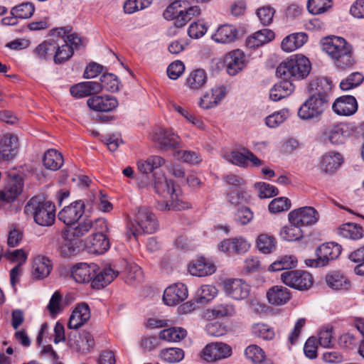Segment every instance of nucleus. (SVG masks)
<instances>
[{
  "instance_id": "1",
  "label": "nucleus",
  "mask_w": 364,
  "mask_h": 364,
  "mask_svg": "<svg viewBox=\"0 0 364 364\" xmlns=\"http://www.w3.org/2000/svg\"><path fill=\"white\" fill-rule=\"evenodd\" d=\"M154 186L159 198L157 199V208L161 211L183 210L191 207V204L185 200L179 188L174 183L167 180L164 176L154 174Z\"/></svg>"
},
{
  "instance_id": "2",
  "label": "nucleus",
  "mask_w": 364,
  "mask_h": 364,
  "mask_svg": "<svg viewBox=\"0 0 364 364\" xmlns=\"http://www.w3.org/2000/svg\"><path fill=\"white\" fill-rule=\"evenodd\" d=\"M72 277L78 283L91 282V287L101 289L110 284L117 276L118 272L110 267L104 268L99 272L96 264L79 263L70 269Z\"/></svg>"
},
{
  "instance_id": "3",
  "label": "nucleus",
  "mask_w": 364,
  "mask_h": 364,
  "mask_svg": "<svg viewBox=\"0 0 364 364\" xmlns=\"http://www.w3.org/2000/svg\"><path fill=\"white\" fill-rule=\"evenodd\" d=\"M321 46L323 50L331 58L336 67L346 69L354 65L352 46L343 38L326 36L322 38Z\"/></svg>"
},
{
  "instance_id": "4",
  "label": "nucleus",
  "mask_w": 364,
  "mask_h": 364,
  "mask_svg": "<svg viewBox=\"0 0 364 364\" xmlns=\"http://www.w3.org/2000/svg\"><path fill=\"white\" fill-rule=\"evenodd\" d=\"M23 211L26 215H32L38 225L50 227L55 223V205L46 198L40 196L32 197L26 203Z\"/></svg>"
},
{
  "instance_id": "5",
  "label": "nucleus",
  "mask_w": 364,
  "mask_h": 364,
  "mask_svg": "<svg viewBox=\"0 0 364 364\" xmlns=\"http://www.w3.org/2000/svg\"><path fill=\"white\" fill-rule=\"evenodd\" d=\"M309 60L301 54H296L282 62L277 68V74L283 80H301L310 73Z\"/></svg>"
},
{
  "instance_id": "6",
  "label": "nucleus",
  "mask_w": 364,
  "mask_h": 364,
  "mask_svg": "<svg viewBox=\"0 0 364 364\" xmlns=\"http://www.w3.org/2000/svg\"><path fill=\"white\" fill-rule=\"evenodd\" d=\"M95 231H99L94 232L86 241L85 246L88 249L89 252L93 254H103L105 252L109 247V242L105 232L107 231V223L104 219H97L95 221Z\"/></svg>"
},
{
  "instance_id": "7",
  "label": "nucleus",
  "mask_w": 364,
  "mask_h": 364,
  "mask_svg": "<svg viewBox=\"0 0 364 364\" xmlns=\"http://www.w3.org/2000/svg\"><path fill=\"white\" fill-rule=\"evenodd\" d=\"M134 222L132 225L134 229L132 235L136 237L142 233L151 234L158 227L155 215L145 208H139L134 215Z\"/></svg>"
},
{
  "instance_id": "8",
  "label": "nucleus",
  "mask_w": 364,
  "mask_h": 364,
  "mask_svg": "<svg viewBox=\"0 0 364 364\" xmlns=\"http://www.w3.org/2000/svg\"><path fill=\"white\" fill-rule=\"evenodd\" d=\"M288 222L301 228L311 227L319 220L318 212L311 206H304L291 210L287 215Z\"/></svg>"
},
{
  "instance_id": "9",
  "label": "nucleus",
  "mask_w": 364,
  "mask_h": 364,
  "mask_svg": "<svg viewBox=\"0 0 364 364\" xmlns=\"http://www.w3.org/2000/svg\"><path fill=\"white\" fill-rule=\"evenodd\" d=\"M281 280L286 285L299 290H307L314 283L312 275L301 270L285 272L281 274Z\"/></svg>"
},
{
  "instance_id": "10",
  "label": "nucleus",
  "mask_w": 364,
  "mask_h": 364,
  "mask_svg": "<svg viewBox=\"0 0 364 364\" xmlns=\"http://www.w3.org/2000/svg\"><path fill=\"white\" fill-rule=\"evenodd\" d=\"M232 353V348L228 344L223 342H212L203 348L200 356L207 362H216L229 358Z\"/></svg>"
},
{
  "instance_id": "11",
  "label": "nucleus",
  "mask_w": 364,
  "mask_h": 364,
  "mask_svg": "<svg viewBox=\"0 0 364 364\" xmlns=\"http://www.w3.org/2000/svg\"><path fill=\"white\" fill-rule=\"evenodd\" d=\"M326 100L313 95L299 108L298 114L304 119L317 117L324 111Z\"/></svg>"
},
{
  "instance_id": "12",
  "label": "nucleus",
  "mask_w": 364,
  "mask_h": 364,
  "mask_svg": "<svg viewBox=\"0 0 364 364\" xmlns=\"http://www.w3.org/2000/svg\"><path fill=\"white\" fill-rule=\"evenodd\" d=\"M19 148L18 136L6 132L0 136V161L11 160L17 154Z\"/></svg>"
},
{
  "instance_id": "13",
  "label": "nucleus",
  "mask_w": 364,
  "mask_h": 364,
  "mask_svg": "<svg viewBox=\"0 0 364 364\" xmlns=\"http://www.w3.org/2000/svg\"><path fill=\"white\" fill-rule=\"evenodd\" d=\"M227 89L224 85H216L203 93L198 100V106L203 109H210L218 106L225 97Z\"/></svg>"
},
{
  "instance_id": "14",
  "label": "nucleus",
  "mask_w": 364,
  "mask_h": 364,
  "mask_svg": "<svg viewBox=\"0 0 364 364\" xmlns=\"http://www.w3.org/2000/svg\"><path fill=\"white\" fill-rule=\"evenodd\" d=\"M23 181L18 176H9L6 183L0 190V194L4 198L5 203L9 204L16 200L22 193Z\"/></svg>"
},
{
  "instance_id": "15",
  "label": "nucleus",
  "mask_w": 364,
  "mask_h": 364,
  "mask_svg": "<svg viewBox=\"0 0 364 364\" xmlns=\"http://www.w3.org/2000/svg\"><path fill=\"white\" fill-rule=\"evenodd\" d=\"M85 212V204L78 200L63 208L58 213V218L68 227L75 224L82 216Z\"/></svg>"
},
{
  "instance_id": "16",
  "label": "nucleus",
  "mask_w": 364,
  "mask_h": 364,
  "mask_svg": "<svg viewBox=\"0 0 364 364\" xmlns=\"http://www.w3.org/2000/svg\"><path fill=\"white\" fill-rule=\"evenodd\" d=\"M87 107L95 112H108L115 109L118 106L116 97L105 95H95L87 100Z\"/></svg>"
},
{
  "instance_id": "17",
  "label": "nucleus",
  "mask_w": 364,
  "mask_h": 364,
  "mask_svg": "<svg viewBox=\"0 0 364 364\" xmlns=\"http://www.w3.org/2000/svg\"><path fill=\"white\" fill-rule=\"evenodd\" d=\"M224 63L230 75H235L246 65L245 55L240 49H235L224 56Z\"/></svg>"
},
{
  "instance_id": "18",
  "label": "nucleus",
  "mask_w": 364,
  "mask_h": 364,
  "mask_svg": "<svg viewBox=\"0 0 364 364\" xmlns=\"http://www.w3.org/2000/svg\"><path fill=\"white\" fill-rule=\"evenodd\" d=\"M250 247V243L246 239L239 237L223 240L219 245V249L228 255H242L247 252Z\"/></svg>"
},
{
  "instance_id": "19",
  "label": "nucleus",
  "mask_w": 364,
  "mask_h": 364,
  "mask_svg": "<svg viewBox=\"0 0 364 364\" xmlns=\"http://www.w3.org/2000/svg\"><path fill=\"white\" fill-rule=\"evenodd\" d=\"M53 262L43 255L35 257L31 264V275L36 280L47 278L53 270Z\"/></svg>"
},
{
  "instance_id": "20",
  "label": "nucleus",
  "mask_w": 364,
  "mask_h": 364,
  "mask_svg": "<svg viewBox=\"0 0 364 364\" xmlns=\"http://www.w3.org/2000/svg\"><path fill=\"white\" fill-rule=\"evenodd\" d=\"M333 112L340 116H351L358 109V102L351 95H343L338 97L332 105Z\"/></svg>"
},
{
  "instance_id": "21",
  "label": "nucleus",
  "mask_w": 364,
  "mask_h": 364,
  "mask_svg": "<svg viewBox=\"0 0 364 364\" xmlns=\"http://www.w3.org/2000/svg\"><path fill=\"white\" fill-rule=\"evenodd\" d=\"M70 92L76 98L90 97L102 92V87L100 82L85 81L73 85Z\"/></svg>"
},
{
  "instance_id": "22",
  "label": "nucleus",
  "mask_w": 364,
  "mask_h": 364,
  "mask_svg": "<svg viewBox=\"0 0 364 364\" xmlns=\"http://www.w3.org/2000/svg\"><path fill=\"white\" fill-rule=\"evenodd\" d=\"M353 134L352 127L347 123H338L331 127L327 132L329 141L334 144H341Z\"/></svg>"
},
{
  "instance_id": "23",
  "label": "nucleus",
  "mask_w": 364,
  "mask_h": 364,
  "mask_svg": "<svg viewBox=\"0 0 364 364\" xmlns=\"http://www.w3.org/2000/svg\"><path fill=\"white\" fill-rule=\"evenodd\" d=\"M188 270L191 275L206 277L215 273L216 267L212 261L205 257H199L189 263Z\"/></svg>"
},
{
  "instance_id": "24",
  "label": "nucleus",
  "mask_w": 364,
  "mask_h": 364,
  "mask_svg": "<svg viewBox=\"0 0 364 364\" xmlns=\"http://www.w3.org/2000/svg\"><path fill=\"white\" fill-rule=\"evenodd\" d=\"M150 138L161 147L175 146L178 144L179 137L171 130L159 128L153 131Z\"/></svg>"
},
{
  "instance_id": "25",
  "label": "nucleus",
  "mask_w": 364,
  "mask_h": 364,
  "mask_svg": "<svg viewBox=\"0 0 364 364\" xmlns=\"http://www.w3.org/2000/svg\"><path fill=\"white\" fill-rule=\"evenodd\" d=\"M90 318L89 306L86 303H81L76 306L73 310L68 323L70 329H77L85 323Z\"/></svg>"
},
{
  "instance_id": "26",
  "label": "nucleus",
  "mask_w": 364,
  "mask_h": 364,
  "mask_svg": "<svg viewBox=\"0 0 364 364\" xmlns=\"http://www.w3.org/2000/svg\"><path fill=\"white\" fill-rule=\"evenodd\" d=\"M274 38L275 34L273 31L264 28L249 36L246 38L245 44L251 49H256L272 42Z\"/></svg>"
},
{
  "instance_id": "27",
  "label": "nucleus",
  "mask_w": 364,
  "mask_h": 364,
  "mask_svg": "<svg viewBox=\"0 0 364 364\" xmlns=\"http://www.w3.org/2000/svg\"><path fill=\"white\" fill-rule=\"evenodd\" d=\"M343 157L338 152H328L323 154L319 163L320 170L327 174L335 173L341 166Z\"/></svg>"
},
{
  "instance_id": "28",
  "label": "nucleus",
  "mask_w": 364,
  "mask_h": 364,
  "mask_svg": "<svg viewBox=\"0 0 364 364\" xmlns=\"http://www.w3.org/2000/svg\"><path fill=\"white\" fill-rule=\"evenodd\" d=\"M230 160L235 165L240 166H247L250 163L253 166H260L263 164L262 161L257 158L251 151L244 149L242 151H233L230 155Z\"/></svg>"
},
{
  "instance_id": "29",
  "label": "nucleus",
  "mask_w": 364,
  "mask_h": 364,
  "mask_svg": "<svg viewBox=\"0 0 364 364\" xmlns=\"http://www.w3.org/2000/svg\"><path fill=\"white\" fill-rule=\"evenodd\" d=\"M308 41L304 32L294 33L287 36L281 42V48L285 53L293 52L302 47Z\"/></svg>"
},
{
  "instance_id": "30",
  "label": "nucleus",
  "mask_w": 364,
  "mask_h": 364,
  "mask_svg": "<svg viewBox=\"0 0 364 364\" xmlns=\"http://www.w3.org/2000/svg\"><path fill=\"white\" fill-rule=\"evenodd\" d=\"M222 286L228 294L242 296L250 293V285L241 279H226L223 281Z\"/></svg>"
},
{
  "instance_id": "31",
  "label": "nucleus",
  "mask_w": 364,
  "mask_h": 364,
  "mask_svg": "<svg viewBox=\"0 0 364 364\" xmlns=\"http://www.w3.org/2000/svg\"><path fill=\"white\" fill-rule=\"evenodd\" d=\"M62 153L55 149L46 150L42 157V164L45 168L50 171L59 170L63 165Z\"/></svg>"
},
{
  "instance_id": "32",
  "label": "nucleus",
  "mask_w": 364,
  "mask_h": 364,
  "mask_svg": "<svg viewBox=\"0 0 364 364\" xmlns=\"http://www.w3.org/2000/svg\"><path fill=\"white\" fill-rule=\"evenodd\" d=\"M238 31L233 25L223 24L220 26L212 36L215 42L220 43H230L236 40Z\"/></svg>"
},
{
  "instance_id": "33",
  "label": "nucleus",
  "mask_w": 364,
  "mask_h": 364,
  "mask_svg": "<svg viewBox=\"0 0 364 364\" xmlns=\"http://www.w3.org/2000/svg\"><path fill=\"white\" fill-rule=\"evenodd\" d=\"M66 232L63 230L61 235L63 242L58 247V252L63 257L68 258L75 255L79 251L80 241L75 240L70 235H65Z\"/></svg>"
},
{
  "instance_id": "34",
  "label": "nucleus",
  "mask_w": 364,
  "mask_h": 364,
  "mask_svg": "<svg viewBox=\"0 0 364 364\" xmlns=\"http://www.w3.org/2000/svg\"><path fill=\"white\" fill-rule=\"evenodd\" d=\"M342 251L341 246L335 242H326L322 244L316 251L317 256L324 262L326 264L330 260L335 259L339 257Z\"/></svg>"
},
{
  "instance_id": "35",
  "label": "nucleus",
  "mask_w": 364,
  "mask_h": 364,
  "mask_svg": "<svg viewBox=\"0 0 364 364\" xmlns=\"http://www.w3.org/2000/svg\"><path fill=\"white\" fill-rule=\"evenodd\" d=\"M208 75L203 69H196L191 71L185 80V85L191 90H199L206 84Z\"/></svg>"
},
{
  "instance_id": "36",
  "label": "nucleus",
  "mask_w": 364,
  "mask_h": 364,
  "mask_svg": "<svg viewBox=\"0 0 364 364\" xmlns=\"http://www.w3.org/2000/svg\"><path fill=\"white\" fill-rule=\"evenodd\" d=\"M79 339L72 342L69 341L70 346L75 348L81 353H87L95 346V340L91 333L87 330H82L78 336Z\"/></svg>"
},
{
  "instance_id": "37",
  "label": "nucleus",
  "mask_w": 364,
  "mask_h": 364,
  "mask_svg": "<svg viewBox=\"0 0 364 364\" xmlns=\"http://www.w3.org/2000/svg\"><path fill=\"white\" fill-rule=\"evenodd\" d=\"M94 228V222L91 219H84L75 227H67L63 230L65 235H70L75 240L85 236Z\"/></svg>"
},
{
  "instance_id": "38",
  "label": "nucleus",
  "mask_w": 364,
  "mask_h": 364,
  "mask_svg": "<svg viewBox=\"0 0 364 364\" xmlns=\"http://www.w3.org/2000/svg\"><path fill=\"white\" fill-rule=\"evenodd\" d=\"M256 247L262 254L269 255L276 249V238L268 233H260L256 238Z\"/></svg>"
},
{
  "instance_id": "39",
  "label": "nucleus",
  "mask_w": 364,
  "mask_h": 364,
  "mask_svg": "<svg viewBox=\"0 0 364 364\" xmlns=\"http://www.w3.org/2000/svg\"><path fill=\"white\" fill-rule=\"evenodd\" d=\"M57 43L53 40L44 41L33 50L35 57L41 60H48L53 57Z\"/></svg>"
},
{
  "instance_id": "40",
  "label": "nucleus",
  "mask_w": 364,
  "mask_h": 364,
  "mask_svg": "<svg viewBox=\"0 0 364 364\" xmlns=\"http://www.w3.org/2000/svg\"><path fill=\"white\" fill-rule=\"evenodd\" d=\"M326 282L330 288L335 290H348L351 287L350 280L339 272L327 274Z\"/></svg>"
},
{
  "instance_id": "41",
  "label": "nucleus",
  "mask_w": 364,
  "mask_h": 364,
  "mask_svg": "<svg viewBox=\"0 0 364 364\" xmlns=\"http://www.w3.org/2000/svg\"><path fill=\"white\" fill-rule=\"evenodd\" d=\"M338 232L342 237L351 240H360L364 235L363 228L352 223L343 224L338 228Z\"/></svg>"
},
{
  "instance_id": "42",
  "label": "nucleus",
  "mask_w": 364,
  "mask_h": 364,
  "mask_svg": "<svg viewBox=\"0 0 364 364\" xmlns=\"http://www.w3.org/2000/svg\"><path fill=\"white\" fill-rule=\"evenodd\" d=\"M165 159L160 156H151L137 164L138 169L142 173H150L165 164Z\"/></svg>"
},
{
  "instance_id": "43",
  "label": "nucleus",
  "mask_w": 364,
  "mask_h": 364,
  "mask_svg": "<svg viewBox=\"0 0 364 364\" xmlns=\"http://www.w3.org/2000/svg\"><path fill=\"white\" fill-rule=\"evenodd\" d=\"M294 90V86L289 80L275 85L270 90V98L274 101H279L289 95Z\"/></svg>"
},
{
  "instance_id": "44",
  "label": "nucleus",
  "mask_w": 364,
  "mask_h": 364,
  "mask_svg": "<svg viewBox=\"0 0 364 364\" xmlns=\"http://www.w3.org/2000/svg\"><path fill=\"white\" fill-rule=\"evenodd\" d=\"M280 237L289 242L299 240L304 236L302 228L299 225L289 223L283 226L279 232Z\"/></svg>"
},
{
  "instance_id": "45",
  "label": "nucleus",
  "mask_w": 364,
  "mask_h": 364,
  "mask_svg": "<svg viewBox=\"0 0 364 364\" xmlns=\"http://www.w3.org/2000/svg\"><path fill=\"white\" fill-rule=\"evenodd\" d=\"M73 300L70 297H50L47 309L50 316L55 318L68 306Z\"/></svg>"
},
{
  "instance_id": "46",
  "label": "nucleus",
  "mask_w": 364,
  "mask_h": 364,
  "mask_svg": "<svg viewBox=\"0 0 364 364\" xmlns=\"http://www.w3.org/2000/svg\"><path fill=\"white\" fill-rule=\"evenodd\" d=\"M234 313L232 305L220 304L212 309H206L203 312V317L208 320L218 318L223 316H231Z\"/></svg>"
},
{
  "instance_id": "47",
  "label": "nucleus",
  "mask_w": 364,
  "mask_h": 364,
  "mask_svg": "<svg viewBox=\"0 0 364 364\" xmlns=\"http://www.w3.org/2000/svg\"><path fill=\"white\" fill-rule=\"evenodd\" d=\"M187 335L186 329L181 327H171L161 331L159 338L168 342H178Z\"/></svg>"
},
{
  "instance_id": "48",
  "label": "nucleus",
  "mask_w": 364,
  "mask_h": 364,
  "mask_svg": "<svg viewBox=\"0 0 364 364\" xmlns=\"http://www.w3.org/2000/svg\"><path fill=\"white\" fill-rule=\"evenodd\" d=\"M311 90L315 91V94L316 96L323 97L325 100L326 95L331 91L332 90V82L330 80L327 78H318L314 80L311 85Z\"/></svg>"
},
{
  "instance_id": "49",
  "label": "nucleus",
  "mask_w": 364,
  "mask_h": 364,
  "mask_svg": "<svg viewBox=\"0 0 364 364\" xmlns=\"http://www.w3.org/2000/svg\"><path fill=\"white\" fill-rule=\"evenodd\" d=\"M333 5V0H308L307 9L313 15L326 12Z\"/></svg>"
},
{
  "instance_id": "50",
  "label": "nucleus",
  "mask_w": 364,
  "mask_h": 364,
  "mask_svg": "<svg viewBox=\"0 0 364 364\" xmlns=\"http://www.w3.org/2000/svg\"><path fill=\"white\" fill-rule=\"evenodd\" d=\"M100 84L103 90L114 92L119 90L120 82L116 75L111 73H106L101 76Z\"/></svg>"
},
{
  "instance_id": "51",
  "label": "nucleus",
  "mask_w": 364,
  "mask_h": 364,
  "mask_svg": "<svg viewBox=\"0 0 364 364\" xmlns=\"http://www.w3.org/2000/svg\"><path fill=\"white\" fill-rule=\"evenodd\" d=\"M74 53L73 48L65 43L62 46L57 44V48L55 50L53 60L55 63H61L70 59Z\"/></svg>"
},
{
  "instance_id": "52",
  "label": "nucleus",
  "mask_w": 364,
  "mask_h": 364,
  "mask_svg": "<svg viewBox=\"0 0 364 364\" xmlns=\"http://www.w3.org/2000/svg\"><path fill=\"white\" fill-rule=\"evenodd\" d=\"M210 300L211 299H207L206 297H196L180 305L178 310L182 314H188L196 309L208 304Z\"/></svg>"
},
{
  "instance_id": "53",
  "label": "nucleus",
  "mask_w": 364,
  "mask_h": 364,
  "mask_svg": "<svg viewBox=\"0 0 364 364\" xmlns=\"http://www.w3.org/2000/svg\"><path fill=\"white\" fill-rule=\"evenodd\" d=\"M364 77L360 73H353L340 83V87L343 91H348L359 86L363 81Z\"/></svg>"
},
{
  "instance_id": "54",
  "label": "nucleus",
  "mask_w": 364,
  "mask_h": 364,
  "mask_svg": "<svg viewBox=\"0 0 364 364\" xmlns=\"http://www.w3.org/2000/svg\"><path fill=\"white\" fill-rule=\"evenodd\" d=\"M34 10V6L31 3H22L14 7L11 13L16 18H28L33 14Z\"/></svg>"
},
{
  "instance_id": "55",
  "label": "nucleus",
  "mask_w": 364,
  "mask_h": 364,
  "mask_svg": "<svg viewBox=\"0 0 364 364\" xmlns=\"http://www.w3.org/2000/svg\"><path fill=\"white\" fill-rule=\"evenodd\" d=\"M160 355L162 359L168 363H177L184 357V352L181 348H169L161 351Z\"/></svg>"
},
{
  "instance_id": "56",
  "label": "nucleus",
  "mask_w": 364,
  "mask_h": 364,
  "mask_svg": "<svg viewBox=\"0 0 364 364\" xmlns=\"http://www.w3.org/2000/svg\"><path fill=\"white\" fill-rule=\"evenodd\" d=\"M291 205V201L286 197H279L273 199L269 204L271 213H278L288 210Z\"/></svg>"
},
{
  "instance_id": "57",
  "label": "nucleus",
  "mask_w": 364,
  "mask_h": 364,
  "mask_svg": "<svg viewBox=\"0 0 364 364\" xmlns=\"http://www.w3.org/2000/svg\"><path fill=\"white\" fill-rule=\"evenodd\" d=\"M4 256L10 262L17 263L20 267L25 264L28 259V253L23 249L8 251Z\"/></svg>"
},
{
  "instance_id": "58",
  "label": "nucleus",
  "mask_w": 364,
  "mask_h": 364,
  "mask_svg": "<svg viewBox=\"0 0 364 364\" xmlns=\"http://www.w3.org/2000/svg\"><path fill=\"white\" fill-rule=\"evenodd\" d=\"M245 356L253 363H259L265 358L264 350L257 345H250L245 350Z\"/></svg>"
},
{
  "instance_id": "59",
  "label": "nucleus",
  "mask_w": 364,
  "mask_h": 364,
  "mask_svg": "<svg viewBox=\"0 0 364 364\" xmlns=\"http://www.w3.org/2000/svg\"><path fill=\"white\" fill-rule=\"evenodd\" d=\"M207 31V25L202 21H197L190 24L188 33L191 38L198 39L203 37Z\"/></svg>"
},
{
  "instance_id": "60",
  "label": "nucleus",
  "mask_w": 364,
  "mask_h": 364,
  "mask_svg": "<svg viewBox=\"0 0 364 364\" xmlns=\"http://www.w3.org/2000/svg\"><path fill=\"white\" fill-rule=\"evenodd\" d=\"M181 7L180 1H176L171 3L164 11V16L167 20L176 19L175 24L178 27V23L181 22L180 13L181 10L179 9Z\"/></svg>"
},
{
  "instance_id": "61",
  "label": "nucleus",
  "mask_w": 364,
  "mask_h": 364,
  "mask_svg": "<svg viewBox=\"0 0 364 364\" xmlns=\"http://www.w3.org/2000/svg\"><path fill=\"white\" fill-rule=\"evenodd\" d=\"M152 0H127L124 4V10L127 14H133L148 7Z\"/></svg>"
},
{
  "instance_id": "62",
  "label": "nucleus",
  "mask_w": 364,
  "mask_h": 364,
  "mask_svg": "<svg viewBox=\"0 0 364 364\" xmlns=\"http://www.w3.org/2000/svg\"><path fill=\"white\" fill-rule=\"evenodd\" d=\"M176 156L183 162L196 165L201 161L200 156L198 153L193 151L180 150L176 153Z\"/></svg>"
},
{
  "instance_id": "63",
  "label": "nucleus",
  "mask_w": 364,
  "mask_h": 364,
  "mask_svg": "<svg viewBox=\"0 0 364 364\" xmlns=\"http://www.w3.org/2000/svg\"><path fill=\"white\" fill-rule=\"evenodd\" d=\"M253 333L264 340H271L274 336V330L264 323H256L252 326Z\"/></svg>"
},
{
  "instance_id": "64",
  "label": "nucleus",
  "mask_w": 364,
  "mask_h": 364,
  "mask_svg": "<svg viewBox=\"0 0 364 364\" xmlns=\"http://www.w3.org/2000/svg\"><path fill=\"white\" fill-rule=\"evenodd\" d=\"M255 187L257 190L259 196L261 198H270L279 193V191L276 187L264 182L256 183Z\"/></svg>"
}]
</instances>
